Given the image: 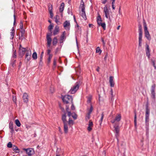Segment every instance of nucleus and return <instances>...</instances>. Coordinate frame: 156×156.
Returning <instances> with one entry per match:
<instances>
[{
	"instance_id": "34",
	"label": "nucleus",
	"mask_w": 156,
	"mask_h": 156,
	"mask_svg": "<svg viewBox=\"0 0 156 156\" xmlns=\"http://www.w3.org/2000/svg\"><path fill=\"white\" fill-rule=\"evenodd\" d=\"M98 25L101 26L104 30H105L106 29V24L105 23H102Z\"/></svg>"
},
{
	"instance_id": "41",
	"label": "nucleus",
	"mask_w": 156,
	"mask_h": 156,
	"mask_svg": "<svg viewBox=\"0 0 156 156\" xmlns=\"http://www.w3.org/2000/svg\"><path fill=\"white\" fill-rule=\"evenodd\" d=\"M155 84H154L152 86L151 89V92H155Z\"/></svg>"
},
{
	"instance_id": "3",
	"label": "nucleus",
	"mask_w": 156,
	"mask_h": 156,
	"mask_svg": "<svg viewBox=\"0 0 156 156\" xmlns=\"http://www.w3.org/2000/svg\"><path fill=\"white\" fill-rule=\"evenodd\" d=\"M104 12V13L105 16L106 18L108 19L111 21V18L110 16L111 15L112 12L107 8V6L106 5L103 8Z\"/></svg>"
},
{
	"instance_id": "14",
	"label": "nucleus",
	"mask_w": 156,
	"mask_h": 156,
	"mask_svg": "<svg viewBox=\"0 0 156 156\" xmlns=\"http://www.w3.org/2000/svg\"><path fill=\"white\" fill-rule=\"evenodd\" d=\"M28 95L27 93H24L23 94V98L24 102L25 103H27L28 101Z\"/></svg>"
},
{
	"instance_id": "36",
	"label": "nucleus",
	"mask_w": 156,
	"mask_h": 156,
	"mask_svg": "<svg viewBox=\"0 0 156 156\" xmlns=\"http://www.w3.org/2000/svg\"><path fill=\"white\" fill-rule=\"evenodd\" d=\"M15 122L16 125L18 127H20L21 126V123L20 122V121L18 119H16L15 120Z\"/></svg>"
},
{
	"instance_id": "33",
	"label": "nucleus",
	"mask_w": 156,
	"mask_h": 156,
	"mask_svg": "<svg viewBox=\"0 0 156 156\" xmlns=\"http://www.w3.org/2000/svg\"><path fill=\"white\" fill-rule=\"evenodd\" d=\"M57 43V39L56 37H55L53 39L52 43L53 45H55Z\"/></svg>"
},
{
	"instance_id": "54",
	"label": "nucleus",
	"mask_w": 156,
	"mask_h": 156,
	"mask_svg": "<svg viewBox=\"0 0 156 156\" xmlns=\"http://www.w3.org/2000/svg\"><path fill=\"white\" fill-rule=\"evenodd\" d=\"M56 65V61L55 59H54L53 62V65L55 66L54 68H55Z\"/></svg>"
},
{
	"instance_id": "31",
	"label": "nucleus",
	"mask_w": 156,
	"mask_h": 156,
	"mask_svg": "<svg viewBox=\"0 0 156 156\" xmlns=\"http://www.w3.org/2000/svg\"><path fill=\"white\" fill-rule=\"evenodd\" d=\"M27 52L26 54V56H31V51L30 49H27L26 51Z\"/></svg>"
},
{
	"instance_id": "9",
	"label": "nucleus",
	"mask_w": 156,
	"mask_h": 156,
	"mask_svg": "<svg viewBox=\"0 0 156 156\" xmlns=\"http://www.w3.org/2000/svg\"><path fill=\"white\" fill-rule=\"evenodd\" d=\"M64 27L66 30H69L70 27V23L69 21H66L63 24Z\"/></svg>"
},
{
	"instance_id": "45",
	"label": "nucleus",
	"mask_w": 156,
	"mask_h": 156,
	"mask_svg": "<svg viewBox=\"0 0 156 156\" xmlns=\"http://www.w3.org/2000/svg\"><path fill=\"white\" fill-rule=\"evenodd\" d=\"M12 100L14 102H15V103H16V96H12Z\"/></svg>"
},
{
	"instance_id": "42",
	"label": "nucleus",
	"mask_w": 156,
	"mask_h": 156,
	"mask_svg": "<svg viewBox=\"0 0 156 156\" xmlns=\"http://www.w3.org/2000/svg\"><path fill=\"white\" fill-rule=\"evenodd\" d=\"M20 50L22 52L23 54H24L25 51L27 50L25 48H20Z\"/></svg>"
},
{
	"instance_id": "20",
	"label": "nucleus",
	"mask_w": 156,
	"mask_h": 156,
	"mask_svg": "<svg viewBox=\"0 0 156 156\" xmlns=\"http://www.w3.org/2000/svg\"><path fill=\"white\" fill-rule=\"evenodd\" d=\"M81 16L83 18L86 20L87 19V17L85 10L81 11L80 12Z\"/></svg>"
},
{
	"instance_id": "23",
	"label": "nucleus",
	"mask_w": 156,
	"mask_h": 156,
	"mask_svg": "<svg viewBox=\"0 0 156 156\" xmlns=\"http://www.w3.org/2000/svg\"><path fill=\"white\" fill-rule=\"evenodd\" d=\"M66 34V32L65 31H64L63 32L62 34L61 35V38H60V43L62 42L63 40L65 39V35Z\"/></svg>"
},
{
	"instance_id": "60",
	"label": "nucleus",
	"mask_w": 156,
	"mask_h": 156,
	"mask_svg": "<svg viewBox=\"0 0 156 156\" xmlns=\"http://www.w3.org/2000/svg\"><path fill=\"white\" fill-rule=\"evenodd\" d=\"M102 20H99L98 21H97V23L98 24V25H99V24H101V23H102Z\"/></svg>"
},
{
	"instance_id": "17",
	"label": "nucleus",
	"mask_w": 156,
	"mask_h": 156,
	"mask_svg": "<svg viewBox=\"0 0 156 156\" xmlns=\"http://www.w3.org/2000/svg\"><path fill=\"white\" fill-rule=\"evenodd\" d=\"M59 32V27L58 26H55L54 30L53 31V34L54 35L57 34Z\"/></svg>"
},
{
	"instance_id": "61",
	"label": "nucleus",
	"mask_w": 156,
	"mask_h": 156,
	"mask_svg": "<svg viewBox=\"0 0 156 156\" xmlns=\"http://www.w3.org/2000/svg\"><path fill=\"white\" fill-rule=\"evenodd\" d=\"M14 24H15V23H16V17H15V15H14Z\"/></svg>"
},
{
	"instance_id": "24",
	"label": "nucleus",
	"mask_w": 156,
	"mask_h": 156,
	"mask_svg": "<svg viewBox=\"0 0 156 156\" xmlns=\"http://www.w3.org/2000/svg\"><path fill=\"white\" fill-rule=\"evenodd\" d=\"M15 30L13 27L11 30V32H10V39L12 40L14 37V36L15 34Z\"/></svg>"
},
{
	"instance_id": "58",
	"label": "nucleus",
	"mask_w": 156,
	"mask_h": 156,
	"mask_svg": "<svg viewBox=\"0 0 156 156\" xmlns=\"http://www.w3.org/2000/svg\"><path fill=\"white\" fill-rule=\"evenodd\" d=\"M101 41L102 42L103 46H104L105 45V42L104 39L103 38H101Z\"/></svg>"
},
{
	"instance_id": "7",
	"label": "nucleus",
	"mask_w": 156,
	"mask_h": 156,
	"mask_svg": "<svg viewBox=\"0 0 156 156\" xmlns=\"http://www.w3.org/2000/svg\"><path fill=\"white\" fill-rule=\"evenodd\" d=\"M23 150L26 152L28 156H31L34 154V150L32 148H23Z\"/></svg>"
},
{
	"instance_id": "27",
	"label": "nucleus",
	"mask_w": 156,
	"mask_h": 156,
	"mask_svg": "<svg viewBox=\"0 0 156 156\" xmlns=\"http://www.w3.org/2000/svg\"><path fill=\"white\" fill-rule=\"evenodd\" d=\"M93 110V107L91 105L90 107V109L88 111V118L89 119L90 118V116L91 113L92 112V111Z\"/></svg>"
},
{
	"instance_id": "44",
	"label": "nucleus",
	"mask_w": 156,
	"mask_h": 156,
	"mask_svg": "<svg viewBox=\"0 0 156 156\" xmlns=\"http://www.w3.org/2000/svg\"><path fill=\"white\" fill-rule=\"evenodd\" d=\"M9 128L10 129H13L12 123L10 122L9 123Z\"/></svg>"
},
{
	"instance_id": "29",
	"label": "nucleus",
	"mask_w": 156,
	"mask_h": 156,
	"mask_svg": "<svg viewBox=\"0 0 156 156\" xmlns=\"http://www.w3.org/2000/svg\"><path fill=\"white\" fill-rule=\"evenodd\" d=\"M102 52V50L100 49L99 47H98L96 49V52L97 53H99L100 55Z\"/></svg>"
},
{
	"instance_id": "12",
	"label": "nucleus",
	"mask_w": 156,
	"mask_h": 156,
	"mask_svg": "<svg viewBox=\"0 0 156 156\" xmlns=\"http://www.w3.org/2000/svg\"><path fill=\"white\" fill-rule=\"evenodd\" d=\"M52 5L49 4L48 5V10L50 15V17L52 18L53 16V14L52 12Z\"/></svg>"
},
{
	"instance_id": "21",
	"label": "nucleus",
	"mask_w": 156,
	"mask_h": 156,
	"mask_svg": "<svg viewBox=\"0 0 156 156\" xmlns=\"http://www.w3.org/2000/svg\"><path fill=\"white\" fill-rule=\"evenodd\" d=\"M93 122L91 121H90L88 126L87 128V130L89 131H90L92 130V127H93Z\"/></svg>"
},
{
	"instance_id": "26",
	"label": "nucleus",
	"mask_w": 156,
	"mask_h": 156,
	"mask_svg": "<svg viewBox=\"0 0 156 156\" xmlns=\"http://www.w3.org/2000/svg\"><path fill=\"white\" fill-rule=\"evenodd\" d=\"M67 123L68 125H69L70 127H71L74 124V122L70 118H69L68 122H67Z\"/></svg>"
},
{
	"instance_id": "1",
	"label": "nucleus",
	"mask_w": 156,
	"mask_h": 156,
	"mask_svg": "<svg viewBox=\"0 0 156 156\" xmlns=\"http://www.w3.org/2000/svg\"><path fill=\"white\" fill-rule=\"evenodd\" d=\"M80 82H77L72 87L71 89L69 91V93L71 94H74L78 90L79 88Z\"/></svg>"
},
{
	"instance_id": "39",
	"label": "nucleus",
	"mask_w": 156,
	"mask_h": 156,
	"mask_svg": "<svg viewBox=\"0 0 156 156\" xmlns=\"http://www.w3.org/2000/svg\"><path fill=\"white\" fill-rule=\"evenodd\" d=\"M104 115L103 113H102L101 115V117L100 120L99 121V123L100 125H101L102 123V120H103V118H104Z\"/></svg>"
},
{
	"instance_id": "43",
	"label": "nucleus",
	"mask_w": 156,
	"mask_h": 156,
	"mask_svg": "<svg viewBox=\"0 0 156 156\" xmlns=\"http://www.w3.org/2000/svg\"><path fill=\"white\" fill-rule=\"evenodd\" d=\"M7 147L9 148H11L12 147V145L11 142H9L7 145Z\"/></svg>"
},
{
	"instance_id": "2",
	"label": "nucleus",
	"mask_w": 156,
	"mask_h": 156,
	"mask_svg": "<svg viewBox=\"0 0 156 156\" xmlns=\"http://www.w3.org/2000/svg\"><path fill=\"white\" fill-rule=\"evenodd\" d=\"M139 33V45L140 47L142 45V41L143 32L141 26H140L138 27Z\"/></svg>"
},
{
	"instance_id": "55",
	"label": "nucleus",
	"mask_w": 156,
	"mask_h": 156,
	"mask_svg": "<svg viewBox=\"0 0 156 156\" xmlns=\"http://www.w3.org/2000/svg\"><path fill=\"white\" fill-rule=\"evenodd\" d=\"M72 106L71 107V109L72 110H74L75 109V107L73 105V102H72Z\"/></svg>"
},
{
	"instance_id": "10",
	"label": "nucleus",
	"mask_w": 156,
	"mask_h": 156,
	"mask_svg": "<svg viewBox=\"0 0 156 156\" xmlns=\"http://www.w3.org/2000/svg\"><path fill=\"white\" fill-rule=\"evenodd\" d=\"M121 119V116L120 114L117 115L115 117V119H112L111 120V122L112 123H114L115 122H119Z\"/></svg>"
},
{
	"instance_id": "50",
	"label": "nucleus",
	"mask_w": 156,
	"mask_h": 156,
	"mask_svg": "<svg viewBox=\"0 0 156 156\" xmlns=\"http://www.w3.org/2000/svg\"><path fill=\"white\" fill-rule=\"evenodd\" d=\"M67 13L69 14H71V15H73V14L72 12L70 11V9L68 8L67 10Z\"/></svg>"
},
{
	"instance_id": "22",
	"label": "nucleus",
	"mask_w": 156,
	"mask_h": 156,
	"mask_svg": "<svg viewBox=\"0 0 156 156\" xmlns=\"http://www.w3.org/2000/svg\"><path fill=\"white\" fill-rule=\"evenodd\" d=\"M64 3L63 2L62 3L59 8V12H62L63 11L64 9Z\"/></svg>"
},
{
	"instance_id": "15",
	"label": "nucleus",
	"mask_w": 156,
	"mask_h": 156,
	"mask_svg": "<svg viewBox=\"0 0 156 156\" xmlns=\"http://www.w3.org/2000/svg\"><path fill=\"white\" fill-rule=\"evenodd\" d=\"M114 77L113 76H110L109 78V83L111 87H113L114 86V83L113 81Z\"/></svg>"
},
{
	"instance_id": "37",
	"label": "nucleus",
	"mask_w": 156,
	"mask_h": 156,
	"mask_svg": "<svg viewBox=\"0 0 156 156\" xmlns=\"http://www.w3.org/2000/svg\"><path fill=\"white\" fill-rule=\"evenodd\" d=\"M55 22L57 24H58V23L59 22V17L57 15L55 16Z\"/></svg>"
},
{
	"instance_id": "19",
	"label": "nucleus",
	"mask_w": 156,
	"mask_h": 156,
	"mask_svg": "<svg viewBox=\"0 0 156 156\" xmlns=\"http://www.w3.org/2000/svg\"><path fill=\"white\" fill-rule=\"evenodd\" d=\"M64 130L65 133H67L68 132V125L67 122L64 123Z\"/></svg>"
},
{
	"instance_id": "35",
	"label": "nucleus",
	"mask_w": 156,
	"mask_h": 156,
	"mask_svg": "<svg viewBox=\"0 0 156 156\" xmlns=\"http://www.w3.org/2000/svg\"><path fill=\"white\" fill-rule=\"evenodd\" d=\"M32 58L34 59H36L37 58V55L36 52H34L32 55Z\"/></svg>"
},
{
	"instance_id": "5",
	"label": "nucleus",
	"mask_w": 156,
	"mask_h": 156,
	"mask_svg": "<svg viewBox=\"0 0 156 156\" xmlns=\"http://www.w3.org/2000/svg\"><path fill=\"white\" fill-rule=\"evenodd\" d=\"M144 33L145 37L149 41L151 40V37L148 30L147 28L146 24L144 25Z\"/></svg>"
},
{
	"instance_id": "4",
	"label": "nucleus",
	"mask_w": 156,
	"mask_h": 156,
	"mask_svg": "<svg viewBox=\"0 0 156 156\" xmlns=\"http://www.w3.org/2000/svg\"><path fill=\"white\" fill-rule=\"evenodd\" d=\"M62 100L64 103L67 104L70 102L72 103L73 99L71 96L66 95L62 98Z\"/></svg>"
},
{
	"instance_id": "53",
	"label": "nucleus",
	"mask_w": 156,
	"mask_h": 156,
	"mask_svg": "<svg viewBox=\"0 0 156 156\" xmlns=\"http://www.w3.org/2000/svg\"><path fill=\"white\" fill-rule=\"evenodd\" d=\"M16 51H15L13 52V54L12 55V57L14 58H16Z\"/></svg>"
},
{
	"instance_id": "48",
	"label": "nucleus",
	"mask_w": 156,
	"mask_h": 156,
	"mask_svg": "<svg viewBox=\"0 0 156 156\" xmlns=\"http://www.w3.org/2000/svg\"><path fill=\"white\" fill-rule=\"evenodd\" d=\"M102 20L101 16L100 15H98L97 18V21Z\"/></svg>"
},
{
	"instance_id": "28",
	"label": "nucleus",
	"mask_w": 156,
	"mask_h": 156,
	"mask_svg": "<svg viewBox=\"0 0 156 156\" xmlns=\"http://www.w3.org/2000/svg\"><path fill=\"white\" fill-rule=\"evenodd\" d=\"M80 8L81 9V11L85 10V7L84 3L83 2H81Z\"/></svg>"
},
{
	"instance_id": "51",
	"label": "nucleus",
	"mask_w": 156,
	"mask_h": 156,
	"mask_svg": "<svg viewBox=\"0 0 156 156\" xmlns=\"http://www.w3.org/2000/svg\"><path fill=\"white\" fill-rule=\"evenodd\" d=\"M53 26L51 24L48 27V30L51 31L53 29Z\"/></svg>"
},
{
	"instance_id": "11",
	"label": "nucleus",
	"mask_w": 156,
	"mask_h": 156,
	"mask_svg": "<svg viewBox=\"0 0 156 156\" xmlns=\"http://www.w3.org/2000/svg\"><path fill=\"white\" fill-rule=\"evenodd\" d=\"M51 35L49 34H48L47 35L46 38L47 40V43L48 47H49L51 45Z\"/></svg>"
},
{
	"instance_id": "8",
	"label": "nucleus",
	"mask_w": 156,
	"mask_h": 156,
	"mask_svg": "<svg viewBox=\"0 0 156 156\" xmlns=\"http://www.w3.org/2000/svg\"><path fill=\"white\" fill-rule=\"evenodd\" d=\"M119 124H115L114 127L115 129V136L117 137L119 135Z\"/></svg>"
},
{
	"instance_id": "46",
	"label": "nucleus",
	"mask_w": 156,
	"mask_h": 156,
	"mask_svg": "<svg viewBox=\"0 0 156 156\" xmlns=\"http://www.w3.org/2000/svg\"><path fill=\"white\" fill-rule=\"evenodd\" d=\"M151 97H152V98H153L154 99L155 98V92H151Z\"/></svg>"
},
{
	"instance_id": "18",
	"label": "nucleus",
	"mask_w": 156,
	"mask_h": 156,
	"mask_svg": "<svg viewBox=\"0 0 156 156\" xmlns=\"http://www.w3.org/2000/svg\"><path fill=\"white\" fill-rule=\"evenodd\" d=\"M63 150L61 149L60 148H58L57 150V151L56 153V155H63Z\"/></svg>"
},
{
	"instance_id": "52",
	"label": "nucleus",
	"mask_w": 156,
	"mask_h": 156,
	"mask_svg": "<svg viewBox=\"0 0 156 156\" xmlns=\"http://www.w3.org/2000/svg\"><path fill=\"white\" fill-rule=\"evenodd\" d=\"M23 23L22 22H20V28L21 29H23Z\"/></svg>"
},
{
	"instance_id": "47",
	"label": "nucleus",
	"mask_w": 156,
	"mask_h": 156,
	"mask_svg": "<svg viewBox=\"0 0 156 156\" xmlns=\"http://www.w3.org/2000/svg\"><path fill=\"white\" fill-rule=\"evenodd\" d=\"M24 38V34H21L19 36V38L20 39H22Z\"/></svg>"
},
{
	"instance_id": "64",
	"label": "nucleus",
	"mask_w": 156,
	"mask_h": 156,
	"mask_svg": "<svg viewBox=\"0 0 156 156\" xmlns=\"http://www.w3.org/2000/svg\"><path fill=\"white\" fill-rule=\"evenodd\" d=\"M93 26V25L92 24H89V26L90 27H92Z\"/></svg>"
},
{
	"instance_id": "16",
	"label": "nucleus",
	"mask_w": 156,
	"mask_h": 156,
	"mask_svg": "<svg viewBox=\"0 0 156 156\" xmlns=\"http://www.w3.org/2000/svg\"><path fill=\"white\" fill-rule=\"evenodd\" d=\"M68 115L69 117L72 116L74 119H76L77 118V115L75 113H71L70 112H68Z\"/></svg>"
},
{
	"instance_id": "63",
	"label": "nucleus",
	"mask_w": 156,
	"mask_h": 156,
	"mask_svg": "<svg viewBox=\"0 0 156 156\" xmlns=\"http://www.w3.org/2000/svg\"><path fill=\"white\" fill-rule=\"evenodd\" d=\"M91 101V98H88L87 100V102L88 103H90Z\"/></svg>"
},
{
	"instance_id": "6",
	"label": "nucleus",
	"mask_w": 156,
	"mask_h": 156,
	"mask_svg": "<svg viewBox=\"0 0 156 156\" xmlns=\"http://www.w3.org/2000/svg\"><path fill=\"white\" fill-rule=\"evenodd\" d=\"M150 113V110L147 106L146 109L145 114V122L146 125L148 126L149 121V116Z\"/></svg>"
},
{
	"instance_id": "13",
	"label": "nucleus",
	"mask_w": 156,
	"mask_h": 156,
	"mask_svg": "<svg viewBox=\"0 0 156 156\" xmlns=\"http://www.w3.org/2000/svg\"><path fill=\"white\" fill-rule=\"evenodd\" d=\"M145 51L146 55L147 56L148 58L149 59L150 56V50L149 49V46L147 44L146 45Z\"/></svg>"
},
{
	"instance_id": "32",
	"label": "nucleus",
	"mask_w": 156,
	"mask_h": 156,
	"mask_svg": "<svg viewBox=\"0 0 156 156\" xmlns=\"http://www.w3.org/2000/svg\"><path fill=\"white\" fill-rule=\"evenodd\" d=\"M12 149L16 153H18L19 152V149L17 147L15 146H14L12 147Z\"/></svg>"
},
{
	"instance_id": "25",
	"label": "nucleus",
	"mask_w": 156,
	"mask_h": 156,
	"mask_svg": "<svg viewBox=\"0 0 156 156\" xmlns=\"http://www.w3.org/2000/svg\"><path fill=\"white\" fill-rule=\"evenodd\" d=\"M62 119L63 123L67 122L66 119V115L65 113L62 115Z\"/></svg>"
},
{
	"instance_id": "38",
	"label": "nucleus",
	"mask_w": 156,
	"mask_h": 156,
	"mask_svg": "<svg viewBox=\"0 0 156 156\" xmlns=\"http://www.w3.org/2000/svg\"><path fill=\"white\" fill-rule=\"evenodd\" d=\"M52 57V55H48V63L49 64L50 62L51 59Z\"/></svg>"
},
{
	"instance_id": "40",
	"label": "nucleus",
	"mask_w": 156,
	"mask_h": 156,
	"mask_svg": "<svg viewBox=\"0 0 156 156\" xmlns=\"http://www.w3.org/2000/svg\"><path fill=\"white\" fill-rule=\"evenodd\" d=\"M75 29L76 31H78L79 30H80L81 27L77 23L76 25L75 26Z\"/></svg>"
},
{
	"instance_id": "59",
	"label": "nucleus",
	"mask_w": 156,
	"mask_h": 156,
	"mask_svg": "<svg viewBox=\"0 0 156 156\" xmlns=\"http://www.w3.org/2000/svg\"><path fill=\"white\" fill-rule=\"evenodd\" d=\"M107 0H101L102 3L103 4H105Z\"/></svg>"
},
{
	"instance_id": "56",
	"label": "nucleus",
	"mask_w": 156,
	"mask_h": 156,
	"mask_svg": "<svg viewBox=\"0 0 156 156\" xmlns=\"http://www.w3.org/2000/svg\"><path fill=\"white\" fill-rule=\"evenodd\" d=\"M20 32L21 34H25V30L23 29H21V30L20 31Z\"/></svg>"
},
{
	"instance_id": "30",
	"label": "nucleus",
	"mask_w": 156,
	"mask_h": 156,
	"mask_svg": "<svg viewBox=\"0 0 156 156\" xmlns=\"http://www.w3.org/2000/svg\"><path fill=\"white\" fill-rule=\"evenodd\" d=\"M134 126L135 128L136 127L137 124H136V114L135 112L134 115Z\"/></svg>"
},
{
	"instance_id": "49",
	"label": "nucleus",
	"mask_w": 156,
	"mask_h": 156,
	"mask_svg": "<svg viewBox=\"0 0 156 156\" xmlns=\"http://www.w3.org/2000/svg\"><path fill=\"white\" fill-rule=\"evenodd\" d=\"M25 58L28 61H29L31 58V56H26Z\"/></svg>"
},
{
	"instance_id": "57",
	"label": "nucleus",
	"mask_w": 156,
	"mask_h": 156,
	"mask_svg": "<svg viewBox=\"0 0 156 156\" xmlns=\"http://www.w3.org/2000/svg\"><path fill=\"white\" fill-rule=\"evenodd\" d=\"M51 50L50 49H48L47 50V55H52V54H50Z\"/></svg>"
},
{
	"instance_id": "62",
	"label": "nucleus",
	"mask_w": 156,
	"mask_h": 156,
	"mask_svg": "<svg viewBox=\"0 0 156 156\" xmlns=\"http://www.w3.org/2000/svg\"><path fill=\"white\" fill-rule=\"evenodd\" d=\"M151 62L152 63L153 66L155 65V61L154 60H151Z\"/></svg>"
}]
</instances>
